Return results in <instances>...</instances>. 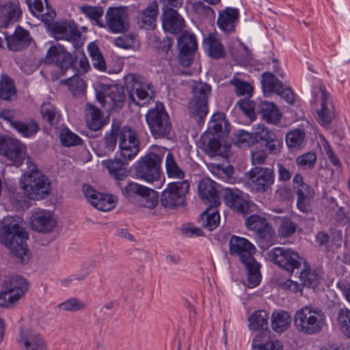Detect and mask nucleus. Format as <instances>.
I'll return each instance as SVG.
<instances>
[{"label":"nucleus","mask_w":350,"mask_h":350,"mask_svg":"<svg viewBox=\"0 0 350 350\" xmlns=\"http://www.w3.org/2000/svg\"><path fill=\"white\" fill-rule=\"evenodd\" d=\"M230 253L239 257L241 262L245 265L247 280L245 285L249 288H253L259 284L261 279L260 265L253 257L256 247L248 240L233 236L229 243Z\"/></svg>","instance_id":"1"},{"label":"nucleus","mask_w":350,"mask_h":350,"mask_svg":"<svg viewBox=\"0 0 350 350\" xmlns=\"http://www.w3.org/2000/svg\"><path fill=\"white\" fill-rule=\"evenodd\" d=\"M295 329L306 336L321 333L327 326V317L321 307L306 305L295 311L293 317Z\"/></svg>","instance_id":"2"},{"label":"nucleus","mask_w":350,"mask_h":350,"mask_svg":"<svg viewBox=\"0 0 350 350\" xmlns=\"http://www.w3.org/2000/svg\"><path fill=\"white\" fill-rule=\"evenodd\" d=\"M28 234L18 224L10 223L0 229V242L8 247L20 262L29 260V251L26 244Z\"/></svg>","instance_id":"3"},{"label":"nucleus","mask_w":350,"mask_h":350,"mask_svg":"<svg viewBox=\"0 0 350 350\" xmlns=\"http://www.w3.org/2000/svg\"><path fill=\"white\" fill-rule=\"evenodd\" d=\"M165 151V148L152 146L150 150L137 161L135 167V176L150 184L159 181L161 175V165Z\"/></svg>","instance_id":"4"},{"label":"nucleus","mask_w":350,"mask_h":350,"mask_svg":"<svg viewBox=\"0 0 350 350\" xmlns=\"http://www.w3.org/2000/svg\"><path fill=\"white\" fill-rule=\"evenodd\" d=\"M31 172L25 173L21 179L24 194L29 199L38 200L49 193L50 184L45 176L37 170L34 164L29 166Z\"/></svg>","instance_id":"5"},{"label":"nucleus","mask_w":350,"mask_h":350,"mask_svg":"<svg viewBox=\"0 0 350 350\" xmlns=\"http://www.w3.org/2000/svg\"><path fill=\"white\" fill-rule=\"evenodd\" d=\"M125 85L129 90V104L142 106L154 96V88L151 83L143 77L129 73L124 77Z\"/></svg>","instance_id":"6"},{"label":"nucleus","mask_w":350,"mask_h":350,"mask_svg":"<svg viewBox=\"0 0 350 350\" xmlns=\"http://www.w3.org/2000/svg\"><path fill=\"white\" fill-rule=\"evenodd\" d=\"M96 92L98 102L107 110L120 109L123 107L126 94L122 87L100 83Z\"/></svg>","instance_id":"7"},{"label":"nucleus","mask_w":350,"mask_h":350,"mask_svg":"<svg viewBox=\"0 0 350 350\" xmlns=\"http://www.w3.org/2000/svg\"><path fill=\"white\" fill-rule=\"evenodd\" d=\"M189 187V182L187 180L169 183L161 193V205L170 209L183 206Z\"/></svg>","instance_id":"8"},{"label":"nucleus","mask_w":350,"mask_h":350,"mask_svg":"<svg viewBox=\"0 0 350 350\" xmlns=\"http://www.w3.org/2000/svg\"><path fill=\"white\" fill-rule=\"evenodd\" d=\"M146 119L154 138L164 137L170 133L171 122L163 104L157 103L154 108L148 111Z\"/></svg>","instance_id":"9"},{"label":"nucleus","mask_w":350,"mask_h":350,"mask_svg":"<svg viewBox=\"0 0 350 350\" xmlns=\"http://www.w3.org/2000/svg\"><path fill=\"white\" fill-rule=\"evenodd\" d=\"M211 87L206 83L195 82L192 86L193 98L189 103L190 115L197 119L202 120L208 113V98L211 93Z\"/></svg>","instance_id":"10"},{"label":"nucleus","mask_w":350,"mask_h":350,"mask_svg":"<svg viewBox=\"0 0 350 350\" xmlns=\"http://www.w3.org/2000/svg\"><path fill=\"white\" fill-rule=\"evenodd\" d=\"M269 258L280 268L292 273L299 269L304 259L299 254L291 248L275 247L269 252Z\"/></svg>","instance_id":"11"},{"label":"nucleus","mask_w":350,"mask_h":350,"mask_svg":"<svg viewBox=\"0 0 350 350\" xmlns=\"http://www.w3.org/2000/svg\"><path fill=\"white\" fill-rule=\"evenodd\" d=\"M120 157L125 162L133 159L139 151V139L137 132L129 126L121 128L118 132Z\"/></svg>","instance_id":"12"},{"label":"nucleus","mask_w":350,"mask_h":350,"mask_svg":"<svg viewBox=\"0 0 350 350\" xmlns=\"http://www.w3.org/2000/svg\"><path fill=\"white\" fill-rule=\"evenodd\" d=\"M0 155L10 164L20 166L26 157V146L17 139L0 137Z\"/></svg>","instance_id":"13"},{"label":"nucleus","mask_w":350,"mask_h":350,"mask_svg":"<svg viewBox=\"0 0 350 350\" xmlns=\"http://www.w3.org/2000/svg\"><path fill=\"white\" fill-rule=\"evenodd\" d=\"M247 228L255 232L262 243L271 244L275 239V232L267 219L258 215H252L245 219Z\"/></svg>","instance_id":"14"},{"label":"nucleus","mask_w":350,"mask_h":350,"mask_svg":"<svg viewBox=\"0 0 350 350\" xmlns=\"http://www.w3.org/2000/svg\"><path fill=\"white\" fill-rule=\"evenodd\" d=\"M44 61L46 64H54L64 75L66 70L73 67L75 57L63 45L57 44L49 47Z\"/></svg>","instance_id":"15"},{"label":"nucleus","mask_w":350,"mask_h":350,"mask_svg":"<svg viewBox=\"0 0 350 350\" xmlns=\"http://www.w3.org/2000/svg\"><path fill=\"white\" fill-rule=\"evenodd\" d=\"M312 94L314 102L320 103L321 105V108L317 111V120L321 125L327 126L334 118V106L328 102L329 94L323 85L314 87Z\"/></svg>","instance_id":"16"},{"label":"nucleus","mask_w":350,"mask_h":350,"mask_svg":"<svg viewBox=\"0 0 350 350\" xmlns=\"http://www.w3.org/2000/svg\"><path fill=\"white\" fill-rule=\"evenodd\" d=\"M250 184L256 191L264 193L274 183L275 176L272 168L254 167L246 173Z\"/></svg>","instance_id":"17"},{"label":"nucleus","mask_w":350,"mask_h":350,"mask_svg":"<svg viewBox=\"0 0 350 350\" xmlns=\"http://www.w3.org/2000/svg\"><path fill=\"white\" fill-rule=\"evenodd\" d=\"M225 204L233 211L246 215L251 208L249 196L238 189L226 188L223 193Z\"/></svg>","instance_id":"18"},{"label":"nucleus","mask_w":350,"mask_h":350,"mask_svg":"<svg viewBox=\"0 0 350 350\" xmlns=\"http://www.w3.org/2000/svg\"><path fill=\"white\" fill-rule=\"evenodd\" d=\"M17 342L22 350H48L41 335L29 327L22 326L20 328Z\"/></svg>","instance_id":"19"},{"label":"nucleus","mask_w":350,"mask_h":350,"mask_svg":"<svg viewBox=\"0 0 350 350\" xmlns=\"http://www.w3.org/2000/svg\"><path fill=\"white\" fill-rule=\"evenodd\" d=\"M51 28L56 40H65L70 42L74 48L80 45L81 33L75 23L57 22L53 23Z\"/></svg>","instance_id":"20"},{"label":"nucleus","mask_w":350,"mask_h":350,"mask_svg":"<svg viewBox=\"0 0 350 350\" xmlns=\"http://www.w3.org/2000/svg\"><path fill=\"white\" fill-rule=\"evenodd\" d=\"M106 26L113 33H122L129 29V17L123 8H109L105 14Z\"/></svg>","instance_id":"21"},{"label":"nucleus","mask_w":350,"mask_h":350,"mask_svg":"<svg viewBox=\"0 0 350 350\" xmlns=\"http://www.w3.org/2000/svg\"><path fill=\"white\" fill-rule=\"evenodd\" d=\"M31 228L40 232L48 233L56 226L57 221L49 211L41 210L32 214L30 217Z\"/></svg>","instance_id":"22"},{"label":"nucleus","mask_w":350,"mask_h":350,"mask_svg":"<svg viewBox=\"0 0 350 350\" xmlns=\"http://www.w3.org/2000/svg\"><path fill=\"white\" fill-rule=\"evenodd\" d=\"M200 197L210 206L217 207L220 205L219 185L209 178L201 180L198 185Z\"/></svg>","instance_id":"23"},{"label":"nucleus","mask_w":350,"mask_h":350,"mask_svg":"<svg viewBox=\"0 0 350 350\" xmlns=\"http://www.w3.org/2000/svg\"><path fill=\"white\" fill-rule=\"evenodd\" d=\"M239 18V12L237 9L227 8L219 12L217 23L221 30L230 33L234 31Z\"/></svg>","instance_id":"24"},{"label":"nucleus","mask_w":350,"mask_h":350,"mask_svg":"<svg viewBox=\"0 0 350 350\" xmlns=\"http://www.w3.org/2000/svg\"><path fill=\"white\" fill-rule=\"evenodd\" d=\"M163 27L165 31L176 34L185 27V21L177 11L167 8L163 14Z\"/></svg>","instance_id":"25"},{"label":"nucleus","mask_w":350,"mask_h":350,"mask_svg":"<svg viewBox=\"0 0 350 350\" xmlns=\"http://www.w3.org/2000/svg\"><path fill=\"white\" fill-rule=\"evenodd\" d=\"M159 14V5L153 1L147 7L138 12V20L141 27L146 29H154L156 27L157 18Z\"/></svg>","instance_id":"26"},{"label":"nucleus","mask_w":350,"mask_h":350,"mask_svg":"<svg viewBox=\"0 0 350 350\" xmlns=\"http://www.w3.org/2000/svg\"><path fill=\"white\" fill-rule=\"evenodd\" d=\"M21 14L22 11L17 2H9L0 6V27H7L17 21Z\"/></svg>","instance_id":"27"},{"label":"nucleus","mask_w":350,"mask_h":350,"mask_svg":"<svg viewBox=\"0 0 350 350\" xmlns=\"http://www.w3.org/2000/svg\"><path fill=\"white\" fill-rule=\"evenodd\" d=\"M258 111L262 118L269 124H277L280 122L282 113L273 103L261 102L258 105Z\"/></svg>","instance_id":"28"},{"label":"nucleus","mask_w":350,"mask_h":350,"mask_svg":"<svg viewBox=\"0 0 350 350\" xmlns=\"http://www.w3.org/2000/svg\"><path fill=\"white\" fill-rule=\"evenodd\" d=\"M7 44L9 49L12 51H20L29 45V33L23 28L18 27L16 29L14 35L6 38Z\"/></svg>","instance_id":"29"},{"label":"nucleus","mask_w":350,"mask_h":350,"mask_svg":"<svg viewBox=\"0 0 350 350\" xmlns=\"http://www.w3.org/2000/svg\"><path fill=\"white\" fill-rule=\"evenodd\" d=\"M123 159H117L113 160L103 161L102 165L105 167L109 173L117 181L124 180L129 174V172L124 167L126 164Z\"/></svg>","instance_id":"30"},{"label":"nucleus","mask_w":350,"mask_h":350,"mask_svg":"<svg viewBox=\"0 0 350 350\" xmlns=\"http://www.w3.org/2000/svg\"><path fill=\"white\" fill-rule=\"evenodd\" d=\"M86 122L90 130L96 131L105 124L100 111L92 104L86 105Z\"/></svg>","instance_id":"31"},{"label":"nucleus","mask_w":350,"mask_h":350,"mask_svg":"<svg viewBox=\"0 0 350 350\" xmlns=\"http://www.w3.org/2000/svg\"><path fill=\"white\" fill-rule=\"evenodd\" d=\"M204 44L208 55L215 59L221 58L226 54L222 44L215 34H209L204 40Z\"/></svg>","instance_id":"32"},{"label":"nucleus","mask_w":350,"mask_h":350,"mask_svg":"<svg viewBox=\"0 0 350 350\" xmlns=\"http://www.w3.org/2000/svg\"><path fill=\"white\" fill-rule=\"evenodd\" d=\"M14 124V129L24 137H31L40 130L38 124L32 119L25 121L17 120Z\"/></svg>","instance_id":"33"},{"label":"nucleus","mask_w":350,"mask_h":350,"mask_svg":"<svg viewBox=\"0 0 350 350\" xmlns=\"http://www.w3.org/2000/svg\"><path fill=\"white\" fill-rule=\"evenodd\" d=\"M291 323V317L286 311H276L272 314L271 327L276 332H284L289 327Z\"/></svg>","instance_id":"34"},{"label":"nucleus","mask_w":350,"mask_h":350,"mask_svg":"<svg viewBox=\"0 0 350 350\" xmlns=\"http://www.w3.org/2000/svg\"><path fill=\"white\" fill-rule=\"evenodd\" d=\"M90 203L92 206L101 211H111L116 206V201L112 196L100 192H98L90 200Z\"/></svg>","instance_id":"35"},{"label":"nucleus","mask_w":350,"mask_h":350,"mask_svg":"<svg viewBox=\"0 0 350 350\" xmlns=\"http://www.w3.org/2000/svg\"><path fill=\"white\" fill-rule=\"evenodd\" d=\"M220 217L216 207L210 206L201 214L200 222L204 228L212 230L218 226Z\"/></svg>","instance_id":"36"},{"label":"nucleus","mask_w":350,"mask_h":350,"mask_svg":"<svg viewBox=\"0 0 350 350\" xmlns=\"http://www.w3.org/2000/svg\"><path fill=\"white\" fill-rule=\"evenodd\" d=\"M146 187V186L131 181L120 189L124 197L129 202L136 204Z\"/></svg>","instance_id":"37"},{"label":"nucleus","mask_w":350,"mask_h":350,"mask_svg":"<svg viewBox=\"0 0 350 350\" xmlns=\"http://www.w3.org/2000/svg\"><path fill=\"white\" fill-rule=\"evenodd\" d=\"M167 175L170 178L184 180L185 172L178 166L173 154L168 152L165 161Z\"/></svg>","instance_id":"38"},{"label":"nucleus","mask_w":350,"mask_h":350,"mask_svg":"<svg viewBox=\"0 0 350 350\" xmlns=\"http://www.w3.org/2000/svg\"><path fill=\"white\" fill-rule=\"evenodd\" d=\"M262 89L263 92L268 95L277 93L282 88V83L272 73L264 72L262 75Z\"/></svg>","instance_id":"39"},{"label":"nucleus","mask_w":350,"mask_h":350,"mask_svg":"<svg viewBox=\"0 0 350 350\" xmlns=\"http://www.w3.org/2000/svg\"><path fill=\"white\" fill-rule=\"evenodd\" d=\"M306 133L300 129L288 131L286 135V144L290 149H300L305 142Z\"/></svg>","instance_id":"40"},{"label":"nucleus","mask_w":350,"mask_h":350,"mask_svg":"<svg viewBox=\"0 0 350 350\" xmlns=\"http://www.w3.org/2000/svg\"><path fill=\"white\" fill-rule=\"evenodd\" d=\"M228 130V123L226 120L225 115L223 113H215L209 122L208 131L212 134H218L227 132Z\"/></svg>","instance_id":"41"},{"label":"nucleus","mask_w":350,"mask_h":350,"mask_svg":"<svg viewBox=\"0 0 350 350\" xmlns=\"http://www.w3.org/2000/svg\"><path fill=\"white\" fill-rule=\"evenodd\" d=\"M3 286L23 297L27 291L28 282L24 278L14 275L5 281Z\"/></svg>","instance_id":"42"},{"label":"nucleus","mask_w":350,"mask_h":350,"mask_svg":"<svg viewBox=\"0 0 350 350\" xmlns=\"http://www.w3.org/2000/svg\"><path fill=\"white\" fill-rule=\"evenodd\" d=\"M59 310L67 312H77L87 309L86 303L77 297H70L57 305Z\"/></svg>","instance_id":"43"},{"label":"nucleus","mask_w":350,"mask_h":350,"mask_svg":"<svg viewBox=\"0 0 350 350\" xmlns=\"http://www.w3.org/2000/svg\"><path fill=\"white\" fill-rule=\"evenodd\" d=\"M336 321L340 331L345 336L350 338V310L347 308L338 310Z\"/></svg>","instance_id":"44"},{"label":"nucleus","mask_w":350,"mask_h":350,"mask_svg":"<svg viewBox=\"0 0 350 350\" xmlns=\"http://www.w3.org/2000/svg\"><path fill=\"white\" fill-rule=\"evenodd\" d=\"M158 198V193L146 187L136 204L139 206L152 209L157 205Z\"/></svg>","instance_id":"45"},{"label":"nucleus","mask_w":350,"mask_h":350,"mask_svg":"<svg viewBox=\"0 0 350 350\" xmlns=\"http://www.w3.org/2000/svg\"><path fill=\"white\" fill-rule=\"evenodd\" d=\"M268 315L265 310L254 311L248 318L249 327L252 330L263 329L268 325Z\"/></svg>","instance_id":"46"},{"label":"nucleus","mask_w":350,"mask_h":350,"mask_svg":"<svg viewBox=\"0 0 350 350\" xmlns=\"http://www.w3.org/2000/svg\"><path fill=\"white\" fill-rule=\"evenodd\" d=\"M88 51L92 58L94 67L100 71L105 70V61L97 44L94 42H91L88 45Z\"/></svg>","instance_id":"47"},{"label":"nucleus","mask_w":350,"mask_h":350,"mask_svg":"<svg viewBox=\"0 0 350 350\" xmlns=\"http://www.w3.org/2000/svg\"><path fill=\"white\" fill-rule=\"evenodd\" d=\"M203 150L210 157H220L223 162H226L224 152L221 150V143L219 139L212 138L207 143L204 144Z\"/></svg>","instance_id":"48"},{"label":"nucleus","mask_w":350,"mask_h":350,"mask_svg":"<svg viewBox=\"0 0 350 350\" xmlns=\"http://www.w3.org/2000/svg\"><path fill=\"white\" fill-rule=\"evenodd\" d=\"M23 297L8 288L3 286L2 290L0 291V306L3 308H12L16 302Z\"/></svg>","instance_id":"49"},{"label":"nucleus","mask_w":350,"mask_h":350,"mask_svg":"<svg viewBox=\"0 0 350 350\" xmlns=\"http://www.w3.org/2000/svg\"><path fill=\"white\" fill-rule=\"evenodd\" d=\"M15 94L14 81L7 75H2L0 80V98L10 100Z\"/></svg>","instance_id":"50"},{"label":"nucleus","mask_w":350,"mask_h":350,"mask_svg":"<svg viewBox=\"0 0 350 350\" xmlns=\"http://www.w3.org/2000/svg\"><path fill=\"white\" fill-rule=\"evenodd\" d=\"M179 50L196 51L198 48L196 36L190 33L185 32L178 39Z\"/></svg>","instance_id":"51"},{"label":"nucleus","mask_w":350,"mask_h":350,"mask_svg":"<svg viewBox=\"0 0 350 350\" xmlns=\"http://www.w3.org/2000/svg\"><path fill=\"white\" fill-rule=\"evenodd\" d=\"M317 159L316 153L310 151L297 157L295 159V163L303 170H312L314 167Z\"/></svg>","instance_id":"52"},{"label":"nucleus","mask_w":350,"mask_h":350,"mask_svg":"<svg viewBox=\"0 0 350 350\" xmlns=\"http://www.w3.org/2000/svg\"><path fill=\"white\" fill-rule=\"evenodd\" d=\"M297 228L296 223L288 218L283 217L278 229V235L282 238H288L295 233Z\"/></svg>","instance_id":"53"},{"label":"nucleus","mask_w":350,"mask_h":350,"mask_svg":"<svg viewBox=\"0 0 350 350\" xmlns=\"http://www.w3.org/2000/svg\"><path fill=\"white\" fill-rule=\"evenodd\" d=\"M59 139L61 144L66 147L77 146L82 143L81 138L67 128L61 131Z\"/></svg>","instance_id":"54"},{"label":"nucleus","mask_w":350,"mask_h":350,"mask_svg":"<svg viewBox=\"0 0 350 350\" xmlns=\"http://www.w3.org/2000/svg\"><path fill=\"white\" fill-rule=\"evenodd\" d=\"M42 118L51 125L56 124L59 121V116L55 108L49 102L43 103L40 108Z\"/></svg>","instance_id":"55"},{"label":"nucleus","mask_w":350,"mask_h":350,"mask_svg":"<svg viewBox=\"0 0 350 350\" xmlns=\"http://www.w3.org/2000/svg\"><path fill=\"white\" fill-rule=\"evenodd\" d=\"M120 129L118 126L113 124L111 130L105 134L104 137V147L106 152H112L115 149Z\"/></svg>","instance_id":"56"},{"label":"nucleus","mask_w":350,"mask_h":350,"mask_svg":"<svg viewBox=\"0 0 350 350\" xmlns=\"http://www.w3.org/2000/svg\"><path fill=\"white\" fill-rule=\"evenodd\" d=\"M299 278L303 285L308 287H314L320 279L319 275L314 271H311L306 264H304V268L300 273Z\"/></svg>","instance_id":"57"},{"label":"nucleus","mask_w":350,"mask_h":350,"mask_svg":"<svg viewBox=\"0 0 350 350\" xmlns=\"http://www.w3.org/2000/svg\"><path fill=\"white\" fill-rule=\"evenodd\" d=\"M230 83L235 88V92L238 96L250 97L253 93V87L247 82L234 78Z\"/></svg>","instance_id":"58"},{"label":"nucleus","mask_w":350,"mask_h":350,"mask_svg":"<svg viewBox=\"0 0 350 350\" xmlns=\"http://www.w3.org/2000/svg\"><path fill=\"white\" fill-rule=\"evenodd\" d=\"M65 82L74 95L83 93L86 88L84 80L78 76L69 78Z\"/></svg>","instance_id":"59"},{"label":"nucleus","mask_w":350,"mask_h":350,"mask_svg":"<svg viewBox=\"0 0 350 350\" xmlns=\"http://www.w3.org/2000/svg\"><path fill=\"white\" fill-rule=\"evenodd\" d=\"M115 44L123 49H135L139 45L136 38L131 35H124L116 38Z\"/></svg>","instance_id":"60"},{"label":"nucleus","mask_w":350,"mask_h":350,"mask_svg":"<svg viewBox=\"0 0 350 350\" xmlns=\"http://www.w3.org/2000/svg\"><path fill=\"white\" fill-rule=\"evenodd\" d=\"M82 12L90 18L96 21V24L100 27L103 25L99 21V18L103 14V10L100 7H92V6H83L81 7Z\"/></svg>","instance_id":"61"},{"label":"nucleus","mask_w":350,"mask_h":350,"mask_svg":"<svg viewBox=\"0 0 350 350\" xmlns=\"http://www.w3.org/2000/svg\"><path fill=\"white\" fill-rule=\"evenodd\" d=\"M273 134L275 133L273 131L269 130L268 128L263 124H258L254 128L253 135L254 137H255L256 142L260 140L265 142Z\"/></svg>","instance_id":"62"},{"label":"nucleus","mask_w":350,"mask_h":350,"mask_svg":"<svg viewBox=\"0 0 350 350\" xmlns=\"http://www.w3.org/2000/svg\"><path fill=\"white\" fill-rule=\"evenodd\" d=\"M266 148L269 150V153L277 154L280 152L282 147V140L273 134L271 137L265 141Z\"/></svg>","instance_id":"63"},{"label":"nucleus","mask_w":350,"mask_h":350,"mask_svg":"<svg viewBox=\"0 0 350 350\" xmlns=\"http://www.w3.org/2000/svg\"><path fill=\"white\" fill-rule=\"evenodd\" d=\"M256 143L253 132L249 133L245 131H240L237 135L236 144L239 146H250Z\"/></svg>","instance_id":"64"}]
</instances>
